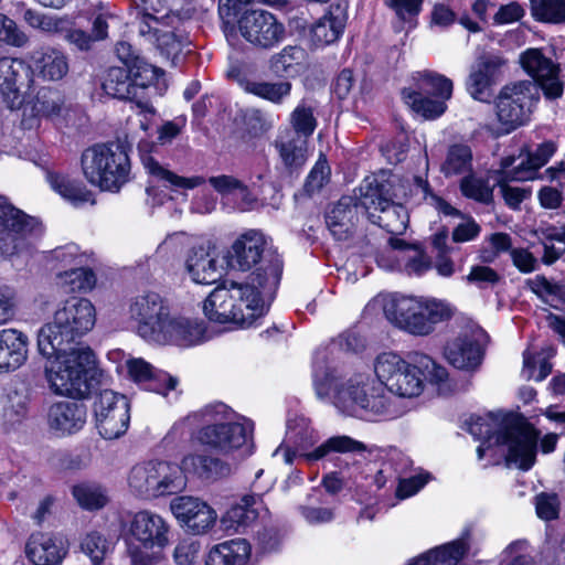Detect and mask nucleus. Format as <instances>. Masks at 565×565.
<instances>
[{
	"label": "nucleus",
	"instance_id": "1",
	"mask_svg": "<svg viewBox=\"0 0 565 565\" xmlns=\"http://www.w3.org/2000/svg\"><path fill=\"white\" fill-rule=\"evenodd\" d=\"M228 264L243 271L256 268L246 282L224 281L213 289L203 302V312L212 322L249 328L266 313V300L274 298L282 260L276 250L267 248L263 233L250 230L233 243Z\"/></svg>",
	"mask_w": 565,
	"mask_h": 565
},
{
	"label": "nucleus",
	"instance_id": "2",
	"mask_svg": "<svg viewBox=\"0 0 565 565\" xmlns=\"http://www.w3.org/2000/svg\"><path fill=\"white\" fill-rule=\"evenodd\" d=\"M96 310L85 298L67 299L38 334V350L46 358L45 377L57 395L87 397L95 383V354L81 339L95 326Z\"/></svg>",
	"mask_w": 565,
	"mask_h": 565
},
{
	"label": "nucleus",
	"instance_id": "3",
	"mask_svg": "<svg viewBox=\"0 0 565 565\" xmlns=\"http://www.w3.org/2000/svg\"><path fill=\"white\" fill-rule=\"evenodd\" d=\"M313 384L319 398H324L333 393V404L343 414L350 416H386L391 415L390 396L383 383L367 374L339 381L328 371L315 367Z\"/></svg>",
	"mask_w": 565,
	"mask_h": 565
},
{
	"label": "nucleus",
	"instance_id": "4",
	"mask_svg": "<svg viewBox=\"0 0 565 565\" xmlns=\"http://www.w3.org/2000/svg\"><path fill=\"white\" fill-rule=\"evenodd\" d=\"M468 431L488 447H508L505 461L522 470H529L535 462L539 433L523 417L490 413L484 417H471Z\"/></svg>",
	"mask_w": 565,
	"mask_h": 565
},
{
	"label": "nucleus",
	"instance_id": "5",
	"mask_svg": "<svg viewBox=\"0 0 565 565\" xmlns=\"http://www.w3.org/2000/svg\"><path fill=\"white\" fill-rule=\"evenodd\" d=\"M199 417L204 424L198 431V440L222 452L242 450L243 455H250L253 448V422L241 417L225 404L217 403L206 406L200 414L190 415L175 423L164 437V440L181 438L184 426L194 423Z\"/></svg>",
	"mask_w": 565,
	"mask_h": 565
},
{
	"label": "nucleus",
	"instance_id": "6",
	"mask_svg": "<svg viewBox=\"0 0 565 565\" xmlns=\"http://www.w3.org/2000/svg\"><path fill=\"white\" fill-rule=\"evenodd\" d=\"M374 372L385 391L404 398L419 396L425 381L439 383L448 376L444 366L419 352L411 353L408 360L393 352L382 353L375 360Z\"/></svg>",
	"mask_w": 565,
	"mask_h": 565
},
{
	"label": "nucleus",
	"instance_id": "7",
	"mask_svg": "<svg viewBox=\"0 0 565 565\" xmlns=\"http://www.w3.org/2000/svg\"><path fill=\"white\" fill-rule=\"evenodd\" d=\"M81 163L86 180L103 191L118 192L129 180L130 159L126 147L119 142L87 148Z\"/></svg>",
	"mask_w": 565,
	"mask_h": 565
},
{
	"label": "nucleus",
	"instance_id": "8",
	"mask_svg": "<svg viewBox=\"0 0 565 565\" xmlns=\"http://www.w3.org/2000/svg\"><path fill=\"white\" fill-rule=\"evenodd\" d=\"M384 313L397 328L414 335L431 333L437 323L451 316L449 307L441 301L420 300L407 296L387 300L384 305Z\"/></svg>",
	"mask_w": 565,
	"mask_h": 565
},
{
	"label": "nucleus",
	"instance_id": "9",
	"mask_svg": "<svg viewBox=\"0 0 565 565\" xmlns=\"http://www.w3.org/2000/svg\"><path fill=\"white\" fill-rule=\"evenodd\" d=\"M129 491L137 498L152 500L184 490L186 478L182 465L148 460L135 465L127 478Z\"/></svg>",
	"mask_w": 565,
	"mask_h": 565
},
{
	"label": "nucleus",
	"instance_id": "10",
	"mask_svg": "<svg viewBox=\"0 0 565 565\" xmlns=\"http://www.w3.org/2000/svg\"><path fill=\"white\" fill-rule=\"evenodd\" d=\"M539 99L536 86L530 79L504 85L495 98V115L501 134H510L529 122Z\"/></svg>",
	"mask_w": 565,
	"mask_h": 565
},
{
	"label": "nucleus",
	"instance_id": "11",
	"mask_svg": "<svg viewBox=\"0 0 565 565\" xmlns=\"http://www.w3.org/2000/svg\"><path fill=\"white\" fill-rule=\"evenodd\" d=\"M42 234L41 223L13 206L0 195V257H10L24 250L32 238Z\"/></svg>",
	"mask_w": 565,
	"mask_h": 565
},
{
	"label": "nucleus",
	"instance_id": "12",
	"mask_svg": "<svg viewBox=\"0 0 565 565\" xmlns=\"http://www.w3.org/2000/svg\"><path fill=\"white\" fill-rule=\"evenodd\" d=\"M519 61L536 89H541L546 99L556 100L563 96L564 82L561 78V66L546 56L542 49L525 50L520 54Z\"/></svg>",
	"mask_w": 565,
	"mask_h": 565
},
{
	"label": "nucleus",
	"instance_id": "13",
	"mask_svg": "<svg viewBox=\"0 0 565 565\" xmlns=\"http://www.w3.org/2000/svg\"><path fill=\"white\" fill-rule=\"evenodd\" d=\"M241 35L256 49L271 50L286 36V28L266 10H246L237 21Z\"/></svg>",
	"mask_w": 565,
	"mask_h": 565
},
{
	"label": "nucleus",
	"instance_id": "14",
	"mask_svg": "<svg viewBox=\"0 0 565 565\" xmlns=\"http://www.w3.org/2000/svg\"><path fill=\"white\" fill-rule=\"evenodd\" d=\"M169 311L168 301L154 291L137 295L128 303L129 319L136 323V332L149 343L153 342Z\"/></svg>",
	"mask_w": 565,
	"mask_h": 565
},
{
	"label": "nucleus",
	"instance_id": "15",
	"mask_svg": "<svg viewBox=\"0 0 565 565\" xmlns=\"http://www.w3.org/2000/svg\"><path fill=\"white\" fill-rule=\"evenodd\" d=\"M96 426L105 439H116L126 433L130 422L129 402L114 391L105 390L94 402Z\"/></svg>",
	"mask_w": 565,
	"mask_h": 565
},
{
	"label": "nucleus",
	"instance_id": "16",
	"mask_svg": "<svg viewBox=\"0 0 565 565\" xmlns=\"http://www.w3.org/2000/svg\"><path fill=\"white\" fill-rule=\"evenodd\" d=\"M171 526L159 513L151 510L136 512L128 524V542L146 550L162 551L170 544Z\"/></svg>",
	"mask_w": 565,
	"mask_h": 565
},
{
	"label": "nucleus",
	"instance_id": "17",
	"mask_svg": "<svg viewBox=\"0 0 565 565\" xmlns=\"http://www.w3.org/2000/svg\"><path fill=\"white\" fill-rule=\"evenodd\" d=\"M149 86L138 83L129 68L120 66L109 67L103 81V89L107 95L129 102L131 109L138 108L139 114L153 115L154 107L146 93Z\"/></svg>",
	"mask_w": 565,
	"mask_h": 565
},
{
	"label": "nucleus",
	"instance_id": "18",
	"mask_svg": "<svg viewBox=\"0 0 565 565\" xmlns=\"http://www.w3.org/2000/svg\"><path fill=\"white\" fill-rule=\"evenodd\" d=\"M170 509L181 526L193 535L207 533L217 520L216 511L195 497H177L171 501Z\"/></svg>",
	"mask_w": 565,
	"mask_h": 565
},
{
	"label": "nucleus",
	"instance_id": "19",
	"mask_svg": "<svg viewBox=\"0 0 565 565\" xmlns=\"http://www.w3.org/2000/svg\"><path fill=\"white\" fill-rule=\"evenodd\" d=\"M507 61L497 54L483 53L471 66L466 87L470 96L488 103L493 96L492 86L499 81Z\"/></svg>",
	"mask_w": 565,
	"mask_h": 565
},
{
	"label": "nucleus",
	"instance_id": "20",
	"mask_svg": "<svg viewBox=\"0 0 565 565\" xmlns=\"http://www.w3.org/2000/svg\"><path fill=\"white\" fill-rule=\"evenodd\" d=\"M206 328L202 320L183 316H171L162 323L152 343L189 348L205 340Z\"/></svg>",
	"mask_w": 565,
	"mask_h": 565
},
{
	"label": "nucleus",
	"instance_id": "21",
	"mask_svg": "<svg viewBox=\"0 0 565 565\" xmlns=\"http://www.w3.org/2000/svg\"><path fill=\"white\" fill-rule=\"evenodd\" d=\"M87 409L83 403L61 401L52 404L46 414V424L55 436L76 434L86 424Z\"/></svg>",
	"mask_w": 565,
	"mask_h": 565
},
{
	"label": "nucleus",
	"instance_id": "22",
	"mask_svg": "<svg viewBox=\"0 0 565 565\" xmlns=\"http://www.w3.org/2000/svg\"><path fill=\"white\" fill-rule=\"evenodd\" d=\"M25 553L34 565H56L67 553V542L60 535L33 533L28 540Z\"/></svg>",
	"mask_w": 565,
	"mask_h": 565
},
{
	"label": "nucleus",
	"instance_id": "23",
	"mask_svg": "<svg viewBox=\"0 0 565 565\" xmlns=\"http://www.w3.org/2000/svg\"><path fill=\"white\" fill-rule=\"evenodd\" d=\"M318 441V435L305 417H296L287 423L285 441L274 451L282 452L286 463L291 465L300 451H306Z\"/></svg>",
	"mask_w": 565,
	"mask_h": 565
},
{
	"label": "nucleus",
	"instance_id": "24",
	"mask_svg": "<svg viewBox=\"0 0 565 565\" xmlns=\"http://www.w3.org/2000/svg\"><path fill=\"white\" fill-rule=\"evenodd\" d=\"M361 210L353 196H342L326 214V224L338 241L349 239L355 232Z\"/></svg>",
	"mask_w": 565,
	"mask_h": 565
},
{
	"label": "nucleus",
	"instance_id": "25",
	"mask_svg": "<svg viewBox=\"0 0 565 565\" xmlns=\"http://www.w3.org/2000/svg\"><path fill=\"white\" fill-rule=\"evenodd\" d=\"M446 360L456 369L473 371L482 362L483 351L475 334L463 333L445 347Z\"/></svg>",
	"mask_w": 565,
	"mask_h": 565
},
{
	"label": "nucleus",
	"instance_id": "26",
	"mask_svg": "<svg viewBox=\"0 0 565 565\" xmlns=\"http://www.w3.org/2000/svg\"><path fill=\"white\" fill-rule=\"evenodd\" d=\"M126 364L132 381L147 391L167 395L169 391L177 387V377L169 375L167 372L154 370L143 359H130Z\"/></svg>",
	"mask_w": 565,
	"mask_h": 565
},
{
	"label": "nucleus",
	"instance_id": "27",
	"mask_svg": "<svg viewBox=\"0 0 565 565\" xmlns=\"http://www.w3.org/2000/svg\"><path fill=\"white\" fill-rule=\"evenodd\" d=\"M29 338L22 331L0 330V373L14 372L28 359Z\"/></svg>",
	"mask_w": 565,
	"mask_h": 565
},
{
	"label": "nucleus",
	"instance_id": "28",
	"mask_svg": "<svg viewBox=\"0 0 565 565\" xmlns=\"http://www.w3.org/2000/svg\"><path fill=\"white\" fill-rule=\"evenodd\" d=\"M348 21V8L333 3L311 28V40L316 45L324 46L337 42L342 35Z\"/></svg>",
	"mask_w": 565,
	"mask_h": 565
},
{
	"label": "nucleus",
	"instance_id": "29",
	"mask_svg": "<svg viewBox=\"0 0 565 565\" xmlns=\"http://www.w3.org/2000/svg\"><path fill=\"white\" fill-rule=\"evenodd\" d=\"M359 191L360 195L355 199L356 203L359 209L363 210L367 216L370 212H377L379 209L376 207H381L393 200L392 181L385 171L366 177Z\"/></svg>",
	"mask_w": 565,
	"mask_h": 565
},
{
	"label": "nucleus",
	"instance_id": "30",
	"mask_svg": "<svg viewBox=\"0 0 565 565\" xmlns=\"http://www.w3.org/2000/svg\"><path fill=\"white\" fill-rule=\"evenodd\" d=\"M29 74L30 67L22 60L0 57V93L9 108H19L22 104L18 83Z\"/></svg>",
	"mask_w": 565,
	"mask_h": 565
},
{
	"label": "nucleus",
	"instance_id": "31",
	"mask_svg": "<svg viewBox=\"0 0 565 565\" xmlns=\"http://www.w3.org/2000/svg\"><path fill=\"white\" fill-rule=\"evenodd\" d=\"M185 270L191 280L200 285H212L222 276L216 257L202 246L189 250Z\"/></svg>",
	"mask_w": 565,
	"mask_h": 565
},
{
	"label": "nucleus",
	"instance_id": "32",
	"mask_svg": "<svg viewBox=\"0 0 565 565\" xmlns=\"http://www.w3.org/2000/svg\"><path fill=\"white\" fill-rule=\"evenodd\" d=\"M472 531L471 524L465 526L457 540L422 554L419 562L422 565H457L469 550Z\"/></svg>",
	"mask_w": 565,
	"mask_h": 565
},
{
	"label": "nucleus",
	"instance_id": "33",
	"mask_svg": "<svg viewBox=\"0 0 565 565\" xmlns=\"http://www.w3.org/2000/svg\"><path fill=\"white\" fill-rule=\"evenodd\" d=\"M250 544L235 539L214 545L207 553L206 565H249Z\"/></svg>",
	"mask_w": 565,
	"mask_h": 565
},
{
	"label": "nucleus",
	"instance_id": "34",
	"mask_svg": "<svg viewBox=\"0 0 565 565\" xmlns=\"http://www.w3.org/2000/svg\"><path fill=\"white\" fill-rule=\"evenodd\" d=\"M452 82L443 74L434 71L424 70L412 74L411 85L403 90H414L427 96L451 98Z\"/></svg>",
	"mask_w": 565,
	"mask_h": 565
},
{
	"label": "nucleus",
	"instance_id": "35",
	"mask_svg": "<svg viewBox=\"0 0 565 565\" xmlns=\"http://www.w3.org/2000/svg\"><path fill=\"white\" fill-rule=\"evenodd\" d=\"M46 180L56 193L73 205L78 206L84 203L95 204L92 191L81 181L60 172H47Z\"/></svg>",
	"mask_w": 565,
	"mask_h": 565
},
{
	"label": "nucleus",
	"instance_id": "36",
	"mask_svg": "<svg viewBox=\"0 0 565 565\" xmlns=\"http://www.w3.org/2000/svg\"><path fill=\"white\" fill-rule=\"evenodd\" d=\"M266 510L263 500L256 494H246L238 502L233 504L222 518V523L227 529L245 526L258 519L260 511Z\"/></svg>",
	"mask_w": 565,
	"mask_h": 565
},
{
	"label": "nucleus",
	"instance_id": "37",
	"mask_svg": "<svg viewBox=\"0 0 565 565\" xmlns=\"http://www.w3.org/2000/svg\"><path fill=\"white\" fill-rule=\"evenodd\" d=\"M116 54L124 63L125 68H129L135 75L136 81L141 85H152L158 81L159 76L162 75V72L158 67L136 55L132 46L127 42H119L116 45Z\"/></svg>",
	"mask_w": 565,
	"mask_h": 565
},
{
	"label": "nucleus",
	"instance_id": "38",
	"mask_svg": "<svg viewBox=\"0 0 565 565\" xmlns=\"http://www.w3.org/2000/svg\"><path fill=\"white\" fill-rule=\"evenodd\" d=\"M184 472H191L206 480L226 477L231 473V466L220 458L204 455H188L182 459Z\"/></svg>",
	"mask_w": 565,
	"mask_h": 565
},
{
	"label": "nucleus",
	"instance_id": "39",
	"mask_svg": "<svg viewBox=\"0 0 565 565\" xmlns=\"http://www.w3.org/2000/svg\"><path fill=\"white\" fill-rule=\"evenodd\" d=\"M239 86L249 94L268 100L275 105H280L289 97L292 85L289 81L265 82L254 81L246 77H239Z\"/></svg>",
	"mask_w": 565,
	"mask_h": 565
},
{
	"label": "nucleus",
	"instance_id": "40",
	"mask_svg": "<svg viewBox=\"0 0 565 565\" xmlns=\"http://www.w3.org/2000/svg\"><path fill=\"white\" fill-rule=\"evenodd\" d=\"M35 70L49 81L62 79L68 72L67 58L63 52L44 47L33 54Z\"/></svg>",
	"mask_w": 565,
	"mask_h": 565
},
{
	"label": "nucleus",
	"instance_id": "41",
	"mask_svg": "<svg viewBox=\"0 0 565 565\" xmlns=\"http://www.w3.org/2000/svg\"><path fill=\"white\" fill-rule=\"evenodd\" d=\"M377 212H370L367 218L384 228L392 235L403 234L408 224V215L403 205L396 204L391 200L381 207Z\"/></svg>",
	"mask_w": 565,
	"mask_h": 565
},
{
	"label": "nucleus",
	"instance_id": "42",
	"mask_svg": "<svg viewBox=\"0 0 565 565\" xmlns=\"http://www.w3.org/2000/svg\"><path fill=\"white\" fill-rule=\"evenodd\" d=\"M135 9V24L139 34H150L151 30H158V25L163 23V19L159 18L164 6L162 0H131Z\"/></svg>",
	"mask_w": 565,
	"mask_h": 565
},
{
	"label": "nucleus",
	"instance_id": "43",
	"mask_svg": "<svg viewBox=\"0 0 565 565\" xmlns=\"http://www.w3.org/2000/svg\"><path fill=\"white\" fill-rule=\"evenodd\" d=\"M404 102L425 119H436L447 109L446 102L449 98L427 96L419 92L402 90Z\"/></svg>",
	"mask_w": 565,
	"mask_h": 565
},
{
	"label": "nucleus",
	"instance_id": "44",
	"mask_svg": "<svg viewBox=\"0 0 565 565\" xmlns=\"http://www.w3.org/2000/svg\"><path fill=\"white\" fill-rule=\"evenodd\" d=\"M167 20L168 19H163V23L158 25V30H151L150 34L139 35L151 44H154L167 57H174L182 51L186 38L182 34H178L174 30H170Z\"/></svg>",
	"mask_w": 565,
	"mask_h": 565
},
{
	"label": "nucleus",
	"instance_id": "45",
	"mask_svg": "<svg viewBox=\"0 0 565 565\" xmlns=\"http://www.w3.org/2000/svg\"><path fill=\"white\" fill-rule=\"evenodd\" d=\"M366 450V446L349 436H333L327 439L323 444L317 447L311 452H301L300 457H303L307 461H317L324 458L330 452H363Z\"/></svg>",
	"mask_w": 565,
	"mask_h": 565
},
{
	"label": "nucleus",
	"instance_id": "46",
	"mask_svg": "<svg viewBox=\"0 0 565 565\" xmlns=\"http://www.w3.org/2000/svg\"><path fill=\"white\" fill-rule=\"evenodd\" d=\"M424 0H384V3L394 11L395 32L409 31L416 28L417 17L422 11Z\"/></svg>",
	"mask_w": 565,
	"mask_h": 565
},
{
	"label": "nucleus",
	"instance_id": "47",
	"mask_svg": "<svg viewBox=\"0 0 565 565\" xmlns=\"http://www.w3.org/2000/svg\"><path fill=\"white\" fill-rule=\"evenodd\" d=\"M141 161L149 174L172 188L194 189L205 182L203 177L184 178L163 168L153 157L141 154Z\"/></svg>",
	"mask_w": 565,
	"mask_h": 565
},
{
	"label": "nucleus",
	"instance_id": "48",
	"mask_svg": "<svg viewBox=\"0 0 565 565\" xmlns=\"http://www.w3.org/2000/svg\"><path fill=\"white\" fill-rule=\"evenodd\" d=\"M526 286L544 303L554 309H561L565 305V285L550 281L543 275H536L526 280Z\"/></svg>",
	"mask_w": 565,
	"mask_h": 565
},
{
	"label": "nucleus",
	"instance_id": "49",
	"mask_svg": "<svg viewBox=\"0 0 565 565\" xmlns=\"http://www.w3.org/2000/svg\"><path fill=\"white\" fill-rule=\"evenodd\" d=\"M472 170V151L468 145H451L441 164V172L445 177L465 174Z\"/></svg>",
	"mask_w": 565,
	"mask_h": 565
},
{
	"label": "nucleus",
	"instance_id": "50",
	"mask_svg": "<svg viewBox=\"0 0 565 565\" xmlns=\"http://www.w3.org/2000/svg\"><path fill=\"white\" fill-rule=\"evenodd\" d=\"M64 106V98L56 89L41 88L31 105V113L39 118L58 117Z\"/></svg>",
	"mask_w": 565,
	"mask_h": 565
},
{
	"label": "nucleus",
	"instance_id": "51",
	"mask_svg": "<svg viewBox=\"0 0 565 565\" xmlns=\"http://www.w3.org/2000/svg\"><path fill=\"white\" fill-rule=\"evenodd\" d=\"M530 11L536 22L565 23V0H530Z\"/></svg>",
	"mask_w": 565,
	"mask_h": 565
},
{
	"label": "nucleus",
	"instance_id": "52",
	"mask_svg": "<svg viewBox=\"0 0 565 565\" xmlns=\"http://www.w3.org/2000/svg\"><path fill=\"white\" fill-rule=\"evenodd\" d=\"M460 191L466 198L482 204H489L493 199V190L488 181L473 174H468L461 179Z\"/></svg>",
	"mask_w": 565,
	"mask_h": 565
},
{
	"label": "nucleus",
	"instance_id": "53",
	"mask_svg": "<svg viewBox=\"0 0 565 565\" xmlns=\"http://www.w3.org/2000/svg\"><path fill=\"white\" fill-rule=\"evenodd\" d=\"M209 182L221 195L236 194L242 198V200L245 202L244 207L249 205V203L253 201V199H250V192L247 185L233 175L222 174L217 177H211Z\"/></svg>",
	"mask_w": 565,
	"mask_h": 565
},
{
	"label": "nucleus",
	"instance_id": "54",
	"mask_svg": "<svg viewBox=\"0 0 565 565\" xmlns=\"http://www.w3.org/2000/svg\"><path fill=\"white\" fill-rule=\"evenodd\" d=\"M398 260L403 263L399 268L408 276H422L431 267V260L420 244L407 255H401Z\"/></svg>",
	"mask_w": 565,
	"mask_h": 565
},
{
	"label": "nucleus",
	"instance_id": "55",
	"mask_svg": "<svg viewBox=\"0 0 565 565\" xmlns=\"http://www.w3.org/2000/svg\"><path fill=\"white\" fill-rule=\"evenodd\" d=\"M73 495L78 504L87 510L100 509L107 502V498L99 487L86 483L74 486Z\"/></svg>",
	"mask_w": 565,
	"mask_h": 565
},
{
	"label": "nucleus",
	"instance_id": "56",
	"mask_svg": "<svg viewBox=\"0 0 565 565\" xmlns=\"http://www.w3.org/2000/svg\"><path fill=\"white\" fill-rule=\"evenodd\" d=\"M303 145L305 142L295 139L276 142L280 158L288 169H298L305 163L306 148Z\"/></svg>",
	"mask_w": 565,
	"mask_h": 565
},
{
	"label": "nucleus",
	"instance_id": "57",
	"mask_svg": "<svg viewBox=\"0 0 565 565\" xmlns=\"http://www.w3.org/2000/svg\"><path fill=\"white\" fill-rule=\"evenodd\" d=\"M290 124L297 135L305 138L310 137L317 127L313 109L305 104H299L290 115Z\"/></svg>",
	"mask_w": 565,
	"mask_h": 565
},
{
	"label": "nucleus",
	"instance_id": "58",
	"mask_svg": "<svg viewBox=\"0 0 565 565\" xmlns=\"http://www.w3.org/2000/svg\"><path fill=\"white\" fill-rule=\"evenodd\" d=\"M82 551L90 558L93 565H99L110 552V543L99 533L87 534L81 543Z\"/></svg>",
	"mask_w": 565,
	"mask_h": 565
},
{
	"label": "nucleus",
	"instance_id": "59",
	"mask_svg": "<svg viewBox=\"0 0 565 565\" xmlns=\"http://www.w3.org/2000/svg\"><path fill=\"white\" fill-rule=\"evenodd\" d=\"M64 282L70 285V291H87L90 290L96 282L95 274L92 269L82 265L64 271Z\"/></svg>",
	"mask_w": 565,
	"mask_h": 565
},
{
	"label": "nucleus",
	"instance_id": "60",
	"mask_svg": "<svg viewBox=\"0 0 565 565\" xmlns=\"http://www.w3.org/2000/svg\"><path fill=\"white\" fill-rule=\"evenodd\" d=\"M529 550L530 544L526 540L510 543L502 552L501 565H535Z\"/></svg>",
	"mask_w": 565,
	"mask_h": 565
},
{
	"label": "nucleus",
	"instance_id": "61",
	"mask_svg": "<svg viewBox=\"0 0 565 565\" xmlns=\"http://www.w3.org/2000/svg\"><path fill=\"white\" fill-rule=\"evenodd\" d=\"M555 146L553 142H544L537 147L535 152L531 153L527 158V168L524 171H519L516 179H530L532 174L543 167L548 159L554 154Z\"/></svg>",
	"mask_w": 565,
	"mask_h": 565
},
{
	"label": "nucleus",
	"instance_id": "62",
	"mask_svg": "<svg viewBox=\"0 0 565 565\" xmlns=\"http://www.w3.org/2000/svg\"><path fill=\"white\" fill-rule=\"evenodd\" d=\"M501 279L497 270L484 265H475L466 276L468 284L477 286L479 289H487L495 286Z\"/></svg>",
	"mask_w": 565,
	"mask_h": 565
},
{
	"label": "nucleus",
	"instance_id": "63",
	"mask_svg": "<svg viewBox=\"0 0 565 565\" xmlns=\"http://www.w3.org/2000/svg\"><path fill=\"white\" fill-rule=\"evenodd\" d=\"M414 185L416 186L417 191L422 193L423 199L426 201L427 204L441 211L445 215H455L458 213V211L455 207H452L443 198L438 196L431 191V188L427 180L423 179L422 177H415Z\"/></svg>",
	"mask_w": 565,
	"mask_h": 565
},
{
	"label": "nucleus",
	"instance_id": "64",
	"mask_svg": "<svg viewBox=\"0 0 565 565\" xmlns=\"http://www.w3.org/2000/svg\"><path fill=\"white\" fill-rule=\"evenodd\" d=\"M535 510L540 519L551 521L559 513V499L556 493L541 492L535 495Z\"/></svg>",
	"mask_w": 565,
	"mask_h": 565
}]
</instances>
